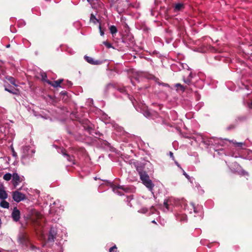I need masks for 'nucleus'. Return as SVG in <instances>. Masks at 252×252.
I'll use <instances>...</instances> for the list:
<instances>
[{
  "label": "nucleus",
  "instance_id": "obj_1",
  "mask_svg": "<svg viewBox=\"0 0 252 252\" xmlns=\"http://www.w3.org/2000/svg\"><path fill=\"white\" fill-rule=\"evenodd\" d=\"M130 164L133 166L138 171L143 184L151 191L153 190L154 185L150 179L148 175L143 171L144 165L142 163L134 160H131Z\"/></svg>",
  "mask_w": 252,
  "mask_h": 252
},
{
  "label": "nucleus",
  "instance_id": "obj_2",
  "mask_svg": "<svg viewBox=\"0 0 252 252\" xmlns=\"http://www.w3.org/2000/svg\"><path fill=\"white\" fill-rule=\"evenodd\" d=\"M127 74L130 79V81L133 85H135L133 81L134 79L136 81L139 82L144 80H152L155 79V76L147 72L135 71L133 69H130L127 70Z\"/></svg>",
  "mask_w": 252,
  "mask_h": 252
},
{
  "label": "nucleus",
  "instance_id": "obj_3",
  "mask_svg": "<svg viewBox=\"0 0 252 252\" xmlns=\"http://www.w3.org/2000/svg\"><path fill=\"white\" fill-rule=\"evenodd\" d=\"M34 153L35 150L29 146L24 147L22 148V162L24 164L29 163Z\"/></svg>",
  "mask_w": 252,
  "mask_h": 252
},
{
  "label": "nucleus",
  "instance_id": "obj_4",
  "mask_svg": "<svg viewBox=\"0 0 252 252\" xmlns=\"http://www.w3.org/2000/svg\"><path fill=\"white\" fill-rule=\"evenodd\" d=\"M176 66L179 68V70H181V68L183 69H187V71H189L188 74V76L187 78H185V75H183V81L184 82L187 84L189 85L190 82L192 78L193 77L192 73L190 71V69L188 65V64H172L171 65V68L172 70H175Z\"/></svg>",
  "mask_w": 252,
  "mask_h": 252
},
{
  "label": "nucleus",
  "instance_id": "obj_5",
  "mask_svg": "<svg viewBox=\"0 0 252 252\" xmlns=\"http://www.w3.org/2000/svg\"><path fill=\"white\" fill-rule=\"evenodd\" d=\"M106 183H107V185H109L111 186V188H112V190H113V192L119 195H124V194L123 193H121L120 191H119L118 190L119 189L124 190L126 192L127 191V188H125L124 187L121 186H114L111 184V182H109L108 181H107Z\"/></svg>",
  "mask_w": 252,
  "mask_h": 252
},
{
  "label": "nucleus",
  "instance_id": "obj_6",
  "mask_svg": "<svg viewBox=\"0 0 252 252\" xmlns=\"http://www.w3.org/2000/svg\"><path fill=\"white\" fill-rule=\"evenodd\" d=\"M125 2L126 1L124 0H108L110 7H115L118 11V9L123 6Z\"/></svg>",
  "mask_w": 252,
  "mask_h": 252
},
{
  "label": "nucleus",
  "instance_id": "obj_7",
  "mask_svg": "<svg viewBox=\"0 0 252 252\" xmlns=\"http://www.w3.org/2000/svg\"><path fill=\"white\" fill-rule=\"evenodd\" d=\"M12 197L14 200L17 202H19L24 200L26 198L25 194L18 191L13 192Z\"/></svg>",
  "mask_w": 252,
  "mask_h": 252
},
{
  "label": "nucleus",
  "instance_id": "obj_8",
  "mask_svg": "<svg viewBox=\"0 0 252 252\" xmlns=\"http://www.w3.org/2000/svg\"><path fill=\"white\" fill-rule=\"evenodd\" d=\"M21 181L22 179L19 177L17 173H15L13 174L12 182L15 188L17 187Z\"/></svg>",
  "mask_w": 252,
  "mask_h": 252
},
{
  "label": "nucleus",
  "instance_id": "obj_9",
  "mask_svg": "<svg viewBox=\"0 0 252 252\" xmlns=\"http://www.w3.org/2000/svg\"><path fill=\"white\" fill-rule=\"evenodd\" d=\"M12 218L15 221H18L20 218V212L16 207H15L12 211Z\"/></svg>",
  "mask_w": 252,
  "mask_h": 252
},
{
  "label": "nucleus",
  "instance_id": "obj_10",
  "mask_svg": "<svg viewBox=\"0 0 252 252\" xmlns=\"http://www.w3.org/2000/svg\"><path fill=\"white\" fill-rule=\"evenodd\" d=\"M63 79H60L58 80L52 82L50 80L46 81V82L54 88L61 87V84L63 82Z\"/></svg>",
  "mask_w": 252,
  "mask_h": 252
},
{
  "label": "nucleus",
  "instance_id": "obj_11",
  "mask_svg": "<svg viewBox=\"0 0 252 252\" xmlns=\"http://www.w3.org/2000/svg\"><path fill=\"white\" fill-rule=\"evenodd\" d=\"M56 231L54 227H51L50 229L48 240L50 242H54L56 238Z\"/></svg>",
  "mask_w": 252,
  "mask_h": 252
},
{
  "label": "nucleus",
  "instance_id": "obj_12",
  "mask_svg": "<svg viewBox=\"0 0 252 252\" xmlns=\"http://www.w3.org/2000/svg\"><path fill=\"white\" fill-rule=\"evenodd\" d=\"M143 114L145 117L148 119H151V117H152V115L155 114L157 115V112L155 111H151L148 109L144 110Z\"/></svg>",
  "mask_w": 252,
  "mask_h": 252
},
{
  "label": "nucleus",
  "instance_id": "obj_13",
  "mask_svg": "<svg viewBox=\"0 0 252 252\" xmlns=\"http://www.w3.org/2000/svg\"><path fill=\"white\" fill-rule=\"evenodd\" d=\"M7 194L4 189L3 186L0 184V199H5L7 198Z\"/></svg>",
  "mask_w": 252,
  "mask_h": 252
},
{
  "label": "nucleus",
  "instance_id": "obj_14",
  "mask_svg": "<svg viewBox=\"0 0 252 252\" xmlns=\"http://www.w3.org/2000/svg\"><path fill=\"white\" fill-rule=\"evenodd\" d=\"M62 153L63 154V155L70 162H71L72 164H75V162H74V157H70L69 155H68V154H67L66 153H65V150H62Z\"/></svg>",
  "mask_w": 252,
  "mask_h": 252
},
{
  "label": "nucleus",
  "instance_id": "obj_15",
  "mask_svg": "<svg viewBox=\"0 0 252 252\" xmlns=\"http://www.w3.org/2000/svg\"><path fill=\"white\" fill-rule=\"evenodd\" d=\"M163 204H164V206L165 207V208L167 211L172 210V208L170 206L172 205V199H171L164 200Z\"/></svg>",
  "mask_w": 252,
  "mask_h": 252
},
{
  "label": "nucleus",
  "instance_id": "obj_16",
  "mask_svg": "<svg viewBox=\"0 0 252 252\" xmlns=\"http://www.w3.org/2000/svg\"><path fill=\"white\" fill-rule=\"evenodd\" d=\"M5 79L9 81L10 83L14 86L17 87L18 86L17 84H16V80L13 77L10 76H5Z\"/></svg>",
  "mask_w": 252,
  "mask_h": 252
},
{
  "label": "nucleus",
  "instance_id": "obj_17",
  "mask_svg": "<svg viewBox=\"0 0 252 252\" xmlns=\"http://www.w3.org/2000/svg\"><path fill=\"white\" fill-rule=\"evenodd\" d=\"M176 220L180 221H186L187 220V217L185 215H177L176 216Z\"/></svg>",
  "mask_w": 252,
  "mask_h": 252
},
{
  "label": "nucleus",
  "instance_id": "obj_18",
  "mask_svg": "<svg viewBox=\"0 0 252 252\" xmlns=\"http://www.w3.org/2000/svg\"><path fill=\"white\" fill-rule=\"evenodd\" d=\"M84 59L88 63H100L98 61H94L92 58L87 56H85Z\"/></svg>",
  "mask_w": 252,
  "mask_h": 252
},
{
  "label": "nucleus",
  "instance_id": "obj_19",
  "mask_svg": "<svg viewBox=\"0 0 252 252\" xmlns=\"http://www.w3.org/2000/svg\"><path fill=\"white\" fill-rule=\"evenodd\" d=\"M5 90L11 94H17V92H18V90L15 89V88H8L7 87H5Z\"/></svg>",
  "mask_w": 252,
  "mask_h": 252
},
{
  "label": "nucleus",
  "instance_id": "obj_20",
  "mask_svg": "<svg viewBox=\"0 0 252 252\" xmlns=\"http://www.w3.org/2000/svg\"><path fill=\"white\" fill-rule=\"evenodd\" d=\"M115 89V87L114 86H113V85L111 84H108L106 87H105V92L106 93H107L109 91H113Z\"/></svg>",
  "mask_w": 252,
  "mask_h": 252
},
{
  "label": "nucleus",
  "instance_id": "obj_21",
  "mask_svg": "<svg viewBox=\"0 0 252 252\" xmlns=\"http://www.w3.org/2000/svg\"><path fill=\"white\" fill-rule=\"evenodd\" d=\"M184 7V5L182 3H177L175 4L174 6V10L175 11H180L182 8Z\"/></svg>",
  "mask_w": 252,
  "mask_h": 252
},
{
  "label": "nucleus",
  "instance_id": "obj_22",
  "mask_svg": "<svg viewBox=\"0 0 252 252\" xmlns=\"http://www.w3.org/2000/svg\"><path fill=\"white\" fill-rule=\"evenodd\" d=\"M2 200L0 203V206L2 208H8L9 207V203L7 201H5L4 199H2Z\"/></svg>",
  "mask_w": 252,
  "mask_h": 252
},
{
  "label": "nucleus",
  "instance_id": "obj_23",
  "mask_svg": "<svg viewBox=\"0 0 252 252\" xmlns=\"http://www.w3.org/2000/svg\"><path fill=\"white\" fill-rule=\"evenodd\" d=\"M90 22L96 24V23H99V20L96 18L95 16L93 14H91L90 16Z\"/></svg>",
  "mask_w": 252,
  "mask_h": 252
},
{
  "label": "nucleus",
  "instance_id": "obj_24",
  "mask_svg": "<svg viewBox=\"0 0 252 252\" xmlns=\"http://www.w3.org/2000/svg\"><path fill=\"white\" fill-rule=\"evenodd\" d=\"M110 32L112 34H115L117 32V29L115 26H111L109 28Z\"/></svg>",
  "mask_w": 252,
  "mask_h": 252
},
{
  "label": "nucleus",
  "instance_id": "obj_25",
  "mask_svg": "<svg viewBox=\"0 0 252 252\" xmlns=\"http://www.w3.org/2000/svg\"><path fill=\"white\" fill-rule=\"evenodd\" d=\"M12 175L10 173H6L4 175L3 178L5 181H9L11 179Z\"/></svg>",
  "mask_w": 252,
  "mask_h": 252
},
{
  "label": "nucleus",
  "instance_id": "obj_26",
  "mask_svg": "<svg viewBox=\"0 0 252 252\" xmlns=\"http://www.w3.org/2000/svg\"><path fill=\"white\" fill-rule=\"evenodd\" d=\"M99 32H100V35L101 36L104 35V29H103L102 28L100 23H99Z\"/></svg>",
  "mask_w": 252,
  "mask_h": 252
},
{
  "label": "nucleus",
  "instance_id": "obj_27",
  "mask_svg": "<svg viewBox=\"0 0 252 252\" xmlns=\"http://www.w3.org/2000/svg\"><path fill=\"white\" fill-rule=\"evenodd\" d=\"M41 78H42V79L45 81L46 82V81H47L48 80H47V75L45 73H43L41 74Z\"/></svg>",
  "mask_w": 252,
  "mask_h": 252
},
{
  "label": "nucleus",
  "instance_id": "obj_28",
  "mask_svg": "<svg viewBox=\"0 0 252 252\" xmlns=\"http://www.w3.org/2000/svg\"><path fill=\"white\" fill-rule=\"evenodd\" d=\"M117 248L115 245L109 249V252H117Z\"/></svg>",
  "mask_w": 252,
  "mask_h": 252
},
{
  "label": "nucleus",
  "instance_id": "obj_29",
  "mask_svg": "<svg viewBox=\"0 0 252 252\" xmlns=\"http://www.w3.org/2000/svg\"><path fill=\"white\" fill-rule=\"evenodd\" d=\"M183 175L187 178L189 180V181L190 182H191V180H193V178H190L189 176V175H188L184 170H183Z\"/></svg>",
  "mask_w": 252,
  "mask_h": 252
},
{
  "label": "nucleus",
  "instance_id": "obj_30",
  "mask_svg": "<svg viewBox=\"0 0 252 252\" xmlns=\"http://www.w3.org/2000/svg\"><path fill=\"white\" fill-rule=\"evenodd\" d=\"M175 87H179L180 88V89H181V90L182 91H185V88H184V87H183L181 84H179V83L176 84L175 85Z\"/></svg>",
  "mask_w": 252,
  "mask_h": 252
},
{
  "label": "nucleus",
  "instance_id": "obj_31",
  "mask_svg": "<svg viewBox=\"0 0 252 252\" xmlns=\"http://www.w3.org/2000/svg\"><path fill=\"white\" fill-rule=\"evenodd\" d=\"M234 144L237 147H241L244 144L242 142H235Z\"/></svg>",
  "mask_w": 252,
  "mask_h": 252
},
{
  "label": "nucleus",
  "instance_id": "obj_32",
  "mask_svg": "<svg viewBox=\"0 0 252 252\" xmlns=\"http://www.w3.org/2000/svg\"><path fill=\"white\" fill-rule=\"evenodd\" d=\"M152 117H151V119L156 120L159 118V115L158 113H157V115H155V114H153V115H152Z\"/></svg>",
  "mask_w": 252,
  "mask_h": 252
},
{
  "label": "nucleus",
  "instance_id": "obj_33",
  "mask_svg": "<svg viewBox=\"0 0 252 252\" xmlns=\"http://www.w3.org/2000/svg\"><path fill=\"white\" fill-rule=\"evenodd\" d=\"M220 61H222V62H225V63H227L228 62H229L228 59H226L224 57H221L220 59Z\"/></svg>",
  "mask_w": 252,
  "mask_h": 252
},
{
  "label": "nucleus",
  "instance_id": "obj_34",
  "mask_svg": "<svg viewBox=\"0 0 252 252\" xmlns=\"http://www.w3.org/2000/svg\"><path fill=\"white\" fill-rule=\"evenodd\" d=\"M147 209L146 208H142L138 212L142 213H146L147 212Z\"/></svg>",
  "mask_w": 252,
  "mask_h": 252
},
{
  "label": "nucleus",
  "instance_id": "obj_35",
  "mask_svg": "<svg viewBox=\"0 0 252 252\" xmlns=\"http://www.w3.org/2000/svg\"><path fill=\"white\" fill-rule=\"evenodd\" d=\"M169 155L170 158H171L173 160H175V158H174V157L173 155V153L172 152H169Z\"/></svg>",
  "mask_w": 252,
  "mask_h": 252
},
{
  "label": "nucleus",
  "instance_id": "obj_36",
  "mask_svg": "<svg viewBox=\"0 0 252 252\" xmlns=\"http://www.w3.org/2000/svg\"><path fill=\"white\" fill-rule=\"evenodd\" d=\"M55 204V202H54V203L53 204V205H51V207H50V210L51 213H53L54 211H55V209H54V206H53Z\"/></svg>",
  "mask_w": 252,
  "mask_h": 252
},
{
  "label": "nucleus",
  "instance_id": "obj_37",
  "mask_svg": "<svg viewBox=\"0 0 252 252\" xmlns=\"http://www.w3.org/2000/svg\"><path fill=\"white\" fill-rule=\"evenodd\" d=\"M191 207L193 208V211L195 213H196L197 212V211L196 209L195 208L194 205L193 204H190Z\"/></svg>",
  "mask_w": 252,
  "mask_h": 252
},
{
  "label": "nucleus",
  "instance_id": "obj_38",
  "mask_svg": "<svg viewBox=\"0 0 252 252\" xmlns=\"http://www.w3.org/2000/svg\"><path fill=\"white\" fill-rule=\"evenodd\" d=\"M67 84L68 87L71 86L72 85V83L70 81H68V80L67 81Z\"/></svg>",
  "mask_w": 252,
  "mask_h": 252
},
{
  "label": "nucleus",
  "instance_id": "obj_39",
  "mask_svg": "<svg viewBox=\"0 0 252 252\" xmlns=\"http://www.w3.org/2000/svg\"><path fill=\"white\" fill-rule=\"evenodd\" d=\"M174 161L175 163L176 164V165H177L178 167H180V168H181V166H180V164L178 163V162L177 161H176L175 160H174Z\"/></svg>",
  "mask_w": 252,
  "mask_h": 252
},
{
  "label": "nucleus",
  "instance_id": "obj_40",
  "mask_svg": "<svg viewBox=\"0 0 252 252\" xmlns=\"http://www.w3.org/2000/svg\"><path fill=\"white\" fill-rule=\"evenodd\" d=\"M105 45H106V46L108 47V48H110L111 47V44L109 43H105Z\"/></svg>",
  "mask_w": 252,
  "mask_h": 252
},
{
  "label": "nucleus",
  "instance_id": "obj_41",
  "mask_svg": "<svg viewBox=\"0 0 252 252\" xmlns=\"http://www.w3.org/2000/svg\"><path fill=\"white\" fill-rule=\"evenodd\" d=\"M162 85L163 86H165V87H169L168 84H166V83H163Z\"/></svg>",
  "mask_w": 252,
  "mask_h": 252
},
{
  "label": "nucleus",
  "instance_id": "obj_42",
  "mask_svg": "<svg viewBox=\"0 0 252 252\" xmlns=\"http://www.w3.org/2000/svg\"><path fill=\"white\" fill-rule=\"evenodd\" d=\"M249 107L252 108V102L249 104Z\"/></svg>",
  "mask_w": 252,
  "mask_h": 252
},
{
  "label": "nucleus",
  "instance_id": "obj_43",
  "mask_svg": "<svg viewBox=\"0 0 252 252\" xmlns=\"http://www.w3.org/2000/svg\"><path fill=\"white\" fill-rule=\"evenodd\" d=\"M196 187L197 188V189L201 188V187L199 184H197Z\"/></svg>",
  "mask_w": 252,
  "mask_h": 252
},
{
  "label": "nucleus",
  "instance_id": "obj_44",
  "mask_svg": "<svg viewBox=\"0 0 252 252\" xmlns=\"http://www.w3.org/2000/svg\"><path fill=\"white\" fill-rule=\"evenodd\" d=\"M152 223H156V221L155 220H152Z\"/></svg>",
  "mask_w": 252,
  "mask_h": 252
},
{
  "label": "nucleus",
  "instance_id": "obj_45",
  "mask_svg": "<svg viewBox=\"0 0 252 252\" xmlns=\"http://www.w3.org/2000/svg\"><path fill=\"white\" fill-rule=\"evenodd\" d=\"M129 99H130L131 100V101H132V103L133 104H134V102H133V101H132V100L131 98L129 97Z\"/></svg>",
  "mask_w": 252,
  "mask_h": 252
},
{
  "label": "nucleus",
  "instance_id": "obj_46",
  "mask_svg": "<svg viewBox=\"0 0 252 252\" xmlns=\"http://www.w3.org/2000/svg\"><path fill=\"white\" fill-rule=\"evenodd\" d=\"M204 192V191L202 189H201V191H200V193H203Z\"/></svg>",
  "mask_w": 252,
  "mask_h": 252
},
{
  "label": "nucleus",
  "instance_id": "obj_47",
  "mask_svg": "<svg viewBox=\"0 0 252 252\" xmlns=\"http://www.w3.org/2000/svg\"><path fill=\"white\" fill-rule=\"evenodd\" d=\"M10 47V44H8V45H6V47Z\"/></svg>",
  "mask_w": 252,
  "mask_h": 252
},
{
  "label": "nucleus",
  "instance_id": "obj_48",
  "mask_svg": "<svg viewBox=\"0 0 252 252\" xmlns=\"http://www.w3.org/2000/svg\"><path fill=\"white\" fill-rule=\"evenodd\" d=\"M89 2H91L93 0H87Z\"/></svg>",
  "mask_w": 252,
  "mask_h": 252
},
{
  "label": "nucleus",
  "instance_id": "obj_49",
  "mask_svg": "<svg viewBox=\"0 0 252 252\" xmlns=\"http://www.w3.org/2000/svg\"><path fill=\"white\" fill-rule=\"evenodd\" d=\"M217 58H220V56H217Z\"/></svg>",
  "mask_w": 252,
  "mask_h": 252
},
{
  "label": "nucleus",
  "instance_id": "obj_50",
  "mask_svg": "<svg viewBox=\"0 0 252 252\" xmlns=\"http://www.w3.org/2000/svg\"><path fill=\"white\" fill-rule=\"evenodd\" d=\"M0 252H1L0 251Z\"/></svg>",
  "mask_w": 252,
  "mask_h": 252
}]
</instances>
